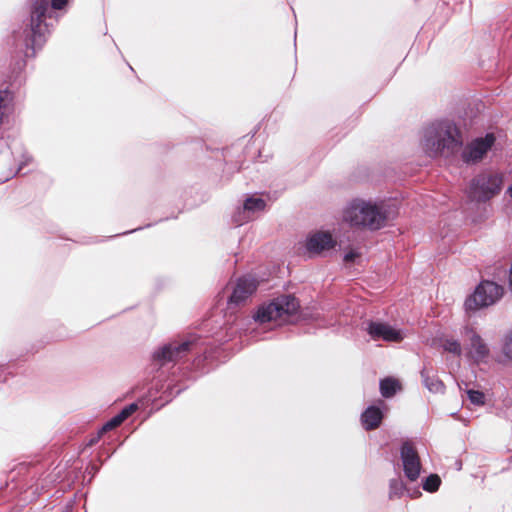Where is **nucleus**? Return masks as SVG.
<instances>
[{
    "instance_id": "13",
    "label": "nucleus",
    "mask_w": 512,
    "mask_h": 512,
    "mask_svg": "<svg viewBox=\"0 0 512 512\" xmlns=\"http://www.w3.org/2000/svg\"><path fill=\"white\" fill-rule=\"evenodd\" d=\"M266 208V201L257 195L249 196L245 199L242 211L235 217V222L239 225L249 221L256 213L264 211Z\"/></svg>"
},
{
    "instance_id": "12",
    "label": "nucleus",
    "mask_w": 512,
    "mask_h": 512,
    "mask_svg": "<svg viewBox=\"0 0 512 512\" xmlns=\"http://www.w3.org/2000/svg\"><path fill=\"white\" fill-rule=\"evenodd\" d=\"M256 288L257 283L253 278L245 277L239 279L229 297V306L241 304L255 292Z\"/></svg>"
},
{
    "instance_id": "2",
    "label": "nucleus",
    "mask_w": 512,
    "mask_h": 512,
    "mask_svg": "<svg viewBox=\"0 0 512 512\" xmlns=\"http://www.w3.org/2000/svg\"><path fill=\"white\" fill-rule=\"evenodd\" d=\"M341 219L352 228L378 230L385 224L386 214L381 201L357 197L343 207Z\"/></svg>"
},
{
    "instance_id": "18",
    "label": "nucleus",
    "mask_w": 512,
    "mask_h": 512,
    "mask_svg": "<svg viewBox=\"0 0 512 512\" xmlns=\"http://www.w3.org/2000/svg\"><path fill=\"white\" fill-rule=\"evenodd\" d=\"M401 389V385L397 379L388 377L380 382V392L383 397L389 398Z\"/></svg>"
},
{
    "instance_id": "23",
    "label": "nucleus",
    "mask_w": 512,
    "mask_h": 512,
    "mask_svg": "<svg viewBox=\"0 0 512 512\" xmlns=\"http://www.w3.org/2000/svg\"><path fill=\"white\" fill-rule=\"evenodd\" d=\"M467 395L472 404L478 406L484 404L485 396L482 392L477 390H468Z\"/></svg>"
},
{
    "instance_id": "1",
    "label": "nucleus",
    "mask_w": 512,
    "mask_h": 512,
    "mask_svg": "<svg viewBox=\"0 0 512 512\" xmlns=\"http://www.w3.org/2000/svg\"><path fill=\"white\" fill-rule=\"evenodd\" d=\"M462 144L457 126L450 120L433 123L424 128L421 147L430 157L448 156Z\"/></svg>"
},
{
    "instance_id": "3",
    "label": "nucleus",
    "mask_w": 512,
    "mask_h": 512,
    "mask_svg": "<svg viewBox=\"0 0 512 512\" xmlns=\"http://www.w3.org/2000/svg\"><path fill=\"white\" fill-rule=\"evenodd\" d=\"M70 0H33L30 15V30L33 47H41L45 41V36L49 32L47 24L44 22L49 14V8L53 10H64Z\"/></svg>"
},
{
    "instance_id": "20",
    "label": "nucleus",
    "mask_w": 512,
    "mask_h": 512,
    "mask_svg": "<svg viewBox=\"0 0 512 512\" xmlns=\"http://www.w3.org/2000/svg\"><path fill=\"white\" fill-rule=\"evenodd\" d=\"M422 378L425 386L432 392H441L443 390V384L440 380L434 377H430L427 372H422Z\"/></svg>"
},
{
    "instance_id": "4",
    "label": "nucleus",
    "mask_w": 512,
    "mask_h": 512,
    "mask_svg": "<svg viewBox=\"0 0 512 512\" xmlns=\"http://www.w3.org/2000/svg\"><path fill=\"white\" fill-rule=\"evenodd\" d=\"M299 304L297 300L292 296H282L269 304L261 306L256 315L255 320L259 323L274 322L275 324H281L285 322L289 316L296 313Z\"/></svg>"
},
{
    "instance_id": "15",
    "label": "nucleus",
    "mask_w": 512,
    "mask_h": 512,
    "mask_svg": "<svg viewBox=\"0 0 512 512\" xmlns=\"http://www.w3.org/2000/svg\"><path fill=\"white\" fill-rule=\"evenodd\" d=\"M382 418V410L377 406H370L362 413L361 421L366 430H372L380 425Z\"/></svg>"
},
{
    "instance_id": "5",
    "label": "nucleus",
    "mask_w": 512,
    "mask_h": 512,
    "mask_svg": "<svg viewBox=\"0 0 512 512\" xmlns=\"http://www.w3.org/2000/svg\"><path fill=\"white\" fill-rule=\"evenodd\" d=\"M504 295V287L493 281H482L464 302L466 311H476L498 302Z\"/></svg>"
},
{
    "instance_id": "17",
    "label": "nucleus",
    "mask_w": 512,
    "mask_h": 512,
    "mask_svg": "<svg viewBox=\"0 0 512 512\" xmlns=\"http://www.w3.org/2000/svg\"><path fill=\"white\" fill-rule=\"evenodd\" d=\"M13 96L8 91H0V124L12 112Z\"/></svg>"
},
{
    "instance_id": "6",
    "label": "nucleus",
    "mask_w": 512,
    "mask_h": 512,
    "mask_svg": "<svg viewBox=\"0 0 512 512\" xmlns=\"http://www.w3.org/2000/svg\"><path fill=\"white\" fill-rule=\"evenodd\" d=\"M503 185V175L498 172H485L473 179L469 194L475 201H487L497 195Z\"/></svg>"
},
{
    "instance_id": "14",
    "label": "nucleus",
    "mask_w": 512,
    "mask_h": 512,
    "mask_svg": "<svg viewBox=\"0 0 512 512\" xmlns=\"http://www.w3.org/2000/svg\"><path fill=\"white\" fill-rule=\"evenodd\" d=\"M138 409L137 404L133 403L125 407L120 413H118L116 416H114L112 419H110L108 422H106L103 427L100 429L98 436L96 439H93L91 441L92 443H95L105 432L110 431L117 426H119L123 421H125L130 415H132L136 410Z\"/></svg>"
},
{
    "instance_id": "7",
    "label": "nucleus",
    "mask_w": 512,
    "mask_h": 512,
    "mask_svg": "<svg viewBox=\"0 0 512 512\" xmlns=\"http://www.w3.org/2000/svg\"><path fill=\"white\" fill-rule=\"evenodd\" d=\"M338 241L333 232L325 229L311 231L301 244L309 257L320 256L336 248Z\"/></svg>"
},
{
    "instance_id": "16",
    "label": "nucleus",
    "mask_w": 512,
    "mask_h": 512,
    "mask_svg": "<svg viewBox=\"0 0 512 512\" xmlns=\"http://www.w3.org/2000/svg\"><path fill=\"white\" fill-rule=\"evenodd\" d=\"M189 342H183L181 344H169L161 348L157 353L156 357L163 361H172L178 357L181 353L189 349Z\"/></svg>"
},
{
    "instance_id": "25",
    "label": "nucleus",
    "mask_w": 512,
    "mask_h": 512,
    "mask_svg": "<svg viewBox=\"0 0 512 512\" xmlns=\"http://www.w3.org/2000/svg\"><path fill=\"white\" fill-rule=\"evenodd\" d=\"M391 487H392V489H394V488L395 489H400L401 488V484L398 483L397 481H394V482L391 483Z\"/></svg>"
},
{
    "instance_id": "8",
    "label": "nucleus",
    "mask_w": 512,
    "mask_h": 512,
    "mask_svg": "<svg viewBox=\"0 0 512 512\" xmlns=\"http://www.w3.org/2000/svg\"><path fill=\"white\" fill-rule=\"evenodd\" d=\"M461 336L465 341L466 356L475 363L485 362L490 350L477 331L470 326H465L461 331Z\"/></svg>"
},
{
    "instance_id": "21",
    "label": "nucleus",
    "mask_w": 512,
    "mask_h": 512,
    "mask_svg": "<svg viewBox=\"0 0 512 512\" xmlns=\"http://www.w3.org/2000/svg\"><path fill=\"white\" fill-rule=\"evenodd\" d=\"M441 483L440 477L436 474H432L426 478L423 488L428 492H435Z\"/></svg>"
},
{
    "instance_id": "10",
    "label": "nucleus",
    "mask_w": 512,
    "mask_h": 512,
    "mask_svg": "<svg viewBox=\"0 0 512 512\" xmlns=\"http://www.w3.org/2000/svg\"><path fill=\"white\" fill-rule=\"evenodd\" d=\"M366 330L374 340L400 342L405 338V333L402 330L383 322L371 321Z\"/></svg>"
},
{
    "instance_id": "11",
    "label": "nucleus",
    "mask_w": 512,
    "mask_h": 512,
    "mask_svg": "<svg viewBox=\"0 0 512 512\" xmlns=\"http://www.w3.org/2000/svg\"><path fill=\"white\" fill-rule=\"evenodd\" d=\"M401 456L405 475L411 481L416 480L421 470V464L416 450L411 444L405 443L401 449Z\"/></svg>"
},
{
    "instance_id": "26",
    "label": "nucleus",
    "mask_w": 512,
    "mask_h": 512,
    "mask_svg": "<svg viewBox=\"0 0 512 512\" xmlns=\"http://www.w3.org/2000/svg\"><path fill=\"white\" fill-rule=\"evenodd\" d=\"M506 193L512 198V184L508 187Z\"/></svg>"
},
{
    "instance_id": "24",
    "label": "nucleus",
    "mask_w": 512,
    "mask_h": 512,
    "mask_svg": "<svg viewBox=\"0 0 512 512\" xmlns=\"http://www.w3.org/2000/svg\"><path fill=\"white\" fill-rule=\"evenodd\" d=\"M361 258V253L357 249H350L344 254V262L356 263Z\"/></svg>"
},
{
    "instance_id": "9",
    "label": "nucleus",
    "mask_w": 512,
    "mask_h": 512,
    "mask_svg": "<svg viewBox=\"0 0 512 512\" xmlns=\"http://www.w3.org/2000/svg\"><path fill=\"white\" fill-rule=\"evenodd\" d=\"M495 143L493 134L476 138L471 141L463 150L462 158L466 163H476L483 159Z\"/></svg>"
},
{
    "instance_id": "19",
    "label": "nucleus",
    "mask_w": 512,
    "mask_h": 512,
    "mask_svg": "<svg viewBox=\"0 0 512 512\" xmlns=\"http://www.w3.org/2000/svg\"><path fill=\"white\" fill-rule=\"evenodd\" d=\"M441 347L444 351L449 352L456 356H461L463 351H465L460 342L452 337H444L441 340Z\"/></svg>"
},
{
    "instance_id": "22",
    "label": "nucleus",
    "mask_w": 512,
    "mask_h": 512,
    "mask_svg": "<svg viewBox=\"0 0 512 512\" xmlns=\"http://www.w3.org/2000/svg\"><path fill=\"white\" fill-rule=\"evenodd\" d=\"M502 354L506 359L512 361V330L506 335L504 339Z\"/></svg>"
}]
</instances>
